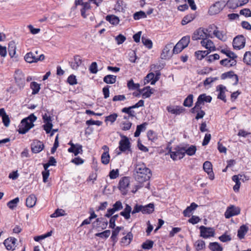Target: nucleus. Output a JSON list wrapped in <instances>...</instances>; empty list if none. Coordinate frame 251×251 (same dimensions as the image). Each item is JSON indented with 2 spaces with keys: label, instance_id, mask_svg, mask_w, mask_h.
Wrapping results in <instances>:
<instances>
[{
  "label": "nucleus",
  "instance_id": "4468645a",
  "mask_svg": "<svg viewBox=\"0 0 251 251\" xmlns=\"http://www.w3.org/2000/svg\"><path fill=\"white\" fill-rule=\"evenodd\" d=\"M240 213V209L238 207L231 205L228 207L225 212V216L226 218L229 219L230 217L237 215Z\"/></svg>",
  "mask_w": 251,
  "mask_h": 251
},
{
  "label": "nucleus",
  "instance_id": "7c9ffc66",
  "mask_svg": "<svg viewBox=\"0 0 251 251\" xmlns=\"http://www.w3.org/2000/svg\"><path fill=\"white\" fill-rule=\"evenodd\" d=\"M139 91L142 94L143 98H149L153 93V89H151L150 86L144 87L143 89L139 90Z\"/></svg>",
  "mask_w": 251,
  "mask_h": 251
},
{
  "label": "nucleus",
  "instance_id": "c03bdc74",
  "mask_svg": "<svg viewBox=\"0 0 251 251\" xmlns=\"http://www.w3.org/2000/svg\"><path fill=\"white\" fill-rule=\"evenodd\" d=\"M232 180L235 182V185L233 186V190L235 192H238L241 183L238 176L234 175L232 177Z\"/></svg>",
  "mask_w": 251,
  "mask_h": 251
},
{
  "label": "nucleus",
  "instance_id": "aec40b11",
  "mask_svg": "<svg viewBox=\"0 0 251 251\" xmlns=\"http://www.w3.org/2000/svg\"><path fill=\"white\" fill-rule=\"evenodd\" d=\"M69 144L71 145V147L68 150L69 152L73 153L75 156H76L79 153H82V149L81 145L79 144L74 145L71 142H70Z\"/></svg>",
  "mask_w": 251,
  "mask_h": 251
},
{
  "label": "nucleus",
  "instance_id": "a18cd8bd",
  "mask_svg": "<svg viewBox=\"0 0 251 251\" xmlns=\"http://www.w3.org/2000/svg\"><path fill=\"white\" fill-rule=\"evenodd\" d=\"M193 102V95L192 94H190L184 100L183 104L185 107H190L192 106Z\"/></svg>",
  "mask_w": 251,
  "mask_h": 251
},
{
  "label": "nucleus",
  "instance_id": "0e129e2a",
  "mask_svg": "<svg viewBox=\"0 0 251 251\" xmlns=\"http://www.w3.org/2000/svg\"><path fill=\"white\" fill-rule=\"evenodd\" d=\"M51 233L52 231H50L40 236L35 237L34 239L35 241L38 242L41 240L44 239L47 237H50V236L51 235Z\"/></svg>",
  "mask_w": 251,
  "mask_h": 251
},
{
  "label": "nucleus",
  "instance_id": "052dcab7",
  "mask_svg": "<svg viewBox=\"0 0 251 251\" xmlns=\"http://www.w3.org/2000/svg\"><path fill=\"white\" fill-rule=\"evenodd\" d=\"M184 49V48L178 42L176 46L173 47V53L177 54L180 52Z\"/></svg>",
  "mask_w": 251,
  "mask_h": 251
},
{
  "label": "nucleus",
  "instance_id": "f704fd0d",
  "mask_svg": "<svg viewBox=\"0 0 251 251\" xmlns=\"http://www.w3.org/2000/svg\"><path fill=\"white\" fill-rule=\"evenodd\" d=\"M82 8L80 9L81 16L86 18L87 15L86 14V11L91 8L90 4L89 2H85L82 5Z\"/></svg>",
  "mask_w": 251,
  "mask_h": 251
},
{
  "label": "nucleus",
  "instance_id": "412c9836",
  "mask_svg": "<svg viewBox=\"0 0 251 251\" xmlns=\"http://www.w3.org/2000/svg\"><path fill=\"white\" fill-rule=\"evenodd\" d=\"M17 241V239L12 237L7 238L4 241V245L6 248L8 250H14L15 248V244Z\"/></svg>",
  "mask_w": 251,
  "mask_h": 251
},
{
  "label": "nucleus",
  "instance_id": "ea45409f",
  "mask_svg": "<svg viewBox=\"0 0 251 251\" xmlns=\"http://www.w3.org/2000/svg\"><path fill=\"white\" fill-rule=\"evenodd\" d=\"M30 87L32 90V94L35 95L38 93L40 90V85L36 82H32L30 84Z\"/></svg>",
  "mask_w": 251,
  "mask_h": 251
},
{
  "label": "nucleus",
  "instance_id": "603ef678",
  "mask_svg": "<svg viewBox=\"0 0 251 251\" xmlns=\"http://www.w3.org/2000/svg\"><path fill=\"white\" fill-rule=\"evenodd\" d=\"M19 201V198L17 197L14 199L10 201L7 204V206L11 209H14Z\"/></svg>",
  "mask_w": 251,
  "mask_h": 251
},
{
  "label": "nucleus",
  "instance_id": "1a4fd4ad",
  "mask_svg": "<svg viewBox=\"0 0 251 251\" xmlns=\"http://www.w3.org/2000/svg\"><path fill=\"white\" fill-rule=\"evenodd\" d=\"M121 140L119 141V149L122 152L130 151V143L129 139L125 135H121Z\"/></svg>",
  "mask_w": 251,
  "mask_h": 251
},
{
  "label": "nucleus",
  "instance_id": "e2e57ef3",
  "mask_svg": "<svg viewBox=\"0 0 251 251\" xmlns=\"http://www.w3.org/2000/svg\"><path fill=\"white\" fill-rule=\"evenodd\" d=\"M142 42L144 45H145L149 49H151L152 47V43L151 41L149 39H147L144 37H142Z\"/></svg>",
  "mask_w": 251,
  "mask_h": 251
},
{
  "label": "nucleus",
  "instance_id": "6ab92c4d",
  "mask_svg": "<svg viewBox=\"0 0 251 251\" xmlns=\"http://www.w3.org/2000/svg\"><path fill=\"white\" fill-rule=\"evenodd\" d=\"M173 47V43H169L166 45L162 50V52L161 54V57L162 59H166L171 57L173 53L170 51L171 50Z\"/></svg>",
  "mask_w": 251,
  "mask_h": 251
},
{
  "label": "nucleus",
  "instance_id": "39448f33",
  "mask_svg": "<svg viewBox=\"0 0 251 251\" xmlns=\"http://www.w3.org/2000/svg\"><path fill=\"white\" fill-rule=\"evenodd\" d=\"M200 236L204 239H207L211 237H214L215 235V230L212 227H206L204 226H201L200 227Z\"/></svg>",
  "mask_w": 251,
  "mask_h": 251
},
{
  "label": "nucleus",
  "instance_id": "37998d69",
  "mask_svg": "<svg viewBox=\"0 0 251 251\" xmlns=\"http://www.w3.org/2000/svg\"><path fill=\"white\" fill-rule=\"evenodd\" d=\"M8 50L9 55L13 57L16 53V46L13 41L9 42L8 44Z\"/></svg>",
  "mask_w": 251,
  "mask_h": 251
},
{
  "label": "nucleus",
  "instance_id": "f8f14e48",
  "mask_svg": "<svg viewBox=\"0 0 251 251\" xmlns=\"http://www.w3.org/2000/svg\"><path fill=\"white\" fill-rule=\"evenodd\" d=\"M15 79L19 88H23L25 84V78L24 74L21 71L18 70L15 72Z\"/></svg>",
  "mask_w": 251,
  "mask_h": 251
},
{
  "label": "nucleus",
  "instance_id": "b1692460",
  "mask_svg": "<svg viewBox=\"0 0 251 251\" xmlns=\"http://www.w3.org/2000/svg\"><path fill=\"white\" fill-rule=\"evenodd\" d=\"M184 155L187 154L188 155L192 156L194 155L197 151L196 147L194 145H191L189 146V145H183Z\"/></svg>",
  "mask_w": 251,
  "mask_h": 251
},
{
  "label": "nucleus",
  "instance_id": "69168bd1",
  "mask_svg": "<svg viewBox=\"0 0 251 251\" xmlns=\"http://www.w3.org/2000/svg\"><path fill=\"white\" fill-rule=\"evenodd\" d=\"M119 217L118 214H116L113 216L111 217L109 220V227L111 228H114L115 226V221L117 220Z\"/></svg>",
  "mask_w": 251,
  "mask_h": 251
},
{
  "label": "nucleus",
  "instance_id": "09e8293b",
  "mask_svg": "<svg viewBox=\"0 0 251 251\" xmlns=\"http://www.w3.org/2000/svg\"><path fill=\"white\" fill-rule=\"evenodd\" d=\"M190 41V37L189 35L183 37L178 42L184 49L186 48L189 45Z\"/></svg>",
  "mask_w": 251,
  "mask_h": 251
},
{
  "label": "nucleus",
  "instance_id": "58836bf2",
  "mask_svg": "<svg viewBox=\"0 0 251 251\" xmlns=\"http://www.w3.org/2000/svg\"><path fill=\"white\" fill-rule=\"evenodd\" d=\"M196 16L194 14H190L184 17L181 21V24L185 25L195 19Z\"/></svg>",
  "mask_w": 251,
  "mask_h": 251
},
{
  "label": "nucleus",
  "instance_id": "dca6fc26",
  "mask_svg": "<svg viewBox=\"0 0 251 251\" xmlns=\"http://www.w3.org/2000/svg\"><path fill=\"white\" fill-rule=\"evenodd\" d=\"M44 148V145L40 141L34 140L31 144V151L34 153H37L41 151Z\"/></svg>",
  "mask_w": 251,
  "mask_h": 251
},
{
  "label": "nucleus",
  "instance_id": "864d4df0",
  "mask_svg": "<svg viewBox=\"0 0 251 251\" xmlns=\"http://www.w3.org/2000/svg\"><path fill=\"white\" fill-rule=\"evenodd\" d=\"M147 14L143 11L136 12L133 14V18L135 20H138L142 18H146Z\"/></svg>",
  "mask_w": 251,
  "mask_h": 251
},
{
  "label": "nucleus",
  "instance_id": "5fc2aeb1",
  "mask_svg": "<svg viewBox=\"0 0 251 251\" xmlns=\"http://www.w3.org/2000/svg\"><path fill=\"white\" fill-rule=\"evenodd\" d=\"M196 250L197 251H200L205 248V242L202 240H198L195 243Z\"/></svg>",
  "mask_w": 251,
  "mask_h": 251
},
{
  "label": "nucleus",
  "instance_id": "f3484780",
  "mask_svg": "<svg viewBox=\"0 0 251 251\" xmlns=\"http://www.w3.org/2000/svg\"><path fill=\"white\" fill-rule=\"evenodd\" d=\"M209 37H205L203 39L201 42V44L205 49H207L209 51H214L216 50V47L214 43L210 39Z\"/></svg>",
  "mask_w": 251,
  "mask_h": 251
},
{
  "label": "nucleus",
  "instance_id": "3c124183",
  "mask_svg": "<svg viewBox=\"0 0 251 251\" xmlns=\"http://www.w3.org/2000/svg\"><path fill=\"white\" fill-rule=\"evenodd\" d=\"M110 160V155L108 152H103L101 156V163L104 165L109 163Z\"/></svg>",
  "mask_w": 251,
  "mask_h": 251
},
{
  "label": "nucleus",
  "instance_id": "bf43d9fd",
  "mask_svg": "<svg viewBox=\"0 0 251 251\" xmlns=\"http://www.w3.org/2000/svg\"><path fill=\"white\" fill-rule=\"evenodd\" d=\"M243 61L248 65H251V52L247 51L245 52L244 55Z\"/></svg>",
  "mask_w": 251,
  "mask_h": 251
},
{
  "label": "nucleus",
  "instance_id": "5701e85b",
  "mask_svg": "<svg viewBox=\"0 0 251 251\" xmlns=\"http://www.w3.org/2000/svg\"><path fill=\"white\" fill-rule=\"evenodd\" d=\"M217 91L219 92L217 98L226 102V99L225 92L227 91L226 87L223 85H219L217 87Z\"/></svg>",
  "mask_w": 251,
  "mask_h": 251
},
{
  "label": "nucleus",
  "instance_id": "a19ab883",
  "mask_svg": "<svg viewBox=\"0 0 251 251\" xmlns=\"http://www.w3.org/2000/svg\"><path fill=\"white\" fill-rule=\"evenodd\" d=\"M209 53L210 51L208 50H198L195 52V54L196 58L201 60Z\"/></svg>",
  "mask_w": 251,
  "mask_h": 251
},
{
  "label": "nucleus",
  "instance_id": "774afa93",
  "mask_svg": "<svg viewBox=\"0 0 251 251\" xmlns=\"http://www.w3.org/2000/svg\"><path fill=\"white\" fill-rule=\"evenodd\" d=\"M126 37L121 34L117 36L115 38V40L116 41L118 45L123 44L126 41Z\"/></svg>",
  "mask_w": 251,
  "mask_h": 251
},
{
  "label": "nucleus",
  "instance_id": "bb28decb",
  "mask_svg": "<svg viewBox=\"0 0 251 251\" xmlns=\"http://www.w3.org/2000/svg\"><path fill=\"white\" fill-rule=\"evenodd\" d=\"M105 20L113 25H117L119 24V17L114 15H108L105 17Z\"/></svg>",
  "mask_w": 251,
  "mask_h": 251
},
{
  "label": "nucleus",
  "instance_id": "680f3d73",
  "mask_svg": "<svg viewBox=\"0 0 251 251\" xmlns=\"http://www.w3.org/2000/svg\"><path fill=\"white\" fill-rule=\"evenodd\" d=\"M221 52L225 54L228 57L232 59L233 60L237 58V55L232 51L228 50H222Z\"/></svg>",
  "mask_w": 251,
  "mask_h": 251
},
{
  "label": "nucleus",
  "instance_id": "9b49d317",
  "mask_svg": "<svg viewBox=\"0 0 251 251\" xmlns=\"http://www.w3.org/2000/svg\"><path fill=\"white\" fill-rule=\"evenodd\" d=\"M129 178L128 177H123L120 180L118 188L119 190L122 192L123 195H126L127 194V188L129 185Z\"/></svg>",
  "mask_w": 251,
  "mask_h": 251
},
{
  "label": "nucleus",
  "instance_id": "0eeeda50",
  "mask_svg": "<svg viewBox=\"0 0 251 251\" xmlns=\"http://www.w3.org/2000/svg\"><path fill=\"white\" fill-rule=\"evenodd\" d=\"M45 58L43 54H40L39 55H36L35 54L32 52L27 53L25 56V59L26 62L32 63L33 62H37L38 61H42Z\"/></svg>",
  "mask_w": 251,
  "mask_h": 251
},
{
  "label": "nucleus",
  "instance_id": "49530a36",
  "mask_svg": "<svg viewBox=\"0 0 251 251\" xmlns=\"http://www.w3.org/2000/svg\"><path fill=\"white\" fill-rule=\"evenodd\" d=\"M123 228V227L122 226H117L114 230L112 231V236H111V239L114 242H116L117 241V235H118L120 231Z\"/></svg>",
  "mask_w": 251,
  "mask_h": 251
},
{
  "label": "nucleus",
  "instance_id": "f03ea898",
  "mask_svg": "<svg viewBox=\"0 0 251 251\" xmlns=\"http://www.w3.org/2000/svg\"><path fill=\"white\" fill-rule=\"evenodd\" d=\"M36 120L37 117L33 114L23 119L18 126V132L21 134H25L34 126L33 123Z\"/></svg>",
  "mask_w": 251,
  "mask_h": 251
},
{
  "label": "nucleus",
  "instance_id": "6e6552de",
  "mask_svg": "<svg viewBox=\"0 0 251 251\" xmlns=\"http://www.w3.org/2000/svg\"><path fill=\"white\" fill-rule=\"evenodd\" d=\"M43 121L44 124L42 126L43 129L45 130L46 133H50L53 126L51 117L46 113L43 115Z\"/></svg>",
  "mask_w": 251,
  "mask_h": 251
},
{
  "label": "nucleus",
  "instance_id": "ddd939ff",
  "mask_svg": "<svg viewBox=\"0 0 251 251\" xmlns=\"http://www.w3.org/2000/svg\"><path fill=\"white\" fill-rule=\"evenodd\" d=\"M211 100L212 97L210 96H206L205 94L200 95L197 99V102L195 103L193 110L200 108L199 105L203 104L204 102H210Z\"/></svg>",
  "mask_w": 251,
  "mask_h": 251
},
{
  "label": "nucleus",
  "instance_id": "423d86ee",
  "mask_svg": "<svg viewBox=\"0 0 251 251\" xmlns=\"http://www.w3.org/2000/svg\"><path fill=\"white\" fill-rule=\"evenodd\" d=\"M225 6L226 3L225 1H217L210 7L208 13L211 15L217 14L219 13Z\"/></svg>",
  "mask_w": 251,
  "mask_h": 251
},
{
  "label": "nucleus",
  "instance_id": "4d7b16f0",
  "mask_svg": "<svg viewBox=\"0 0 251 251\" xmlns=\"http://www.w3.org/2000/svg\"><path fill=\"white\" fill-rule=\"evenodd\" d=\"M110 230L107 229L103 232L96 233L95 236L102 238H107L110 236Z\"/></svg>",
  "mask_w": 251,
  "mask_h": 251
},
{
  "label": "nucleus",
  "instance_id": "2f4dec72",
  "mask_svg": "<svg viewBox=\"0 0 251 251\" xmlns=\"http://www.w3.org/2000/svg\"><path fill=\"white\" fill-rule=\"evenodd\" d=\"M36 197L34 195H30L26 200V205L28 207H33L36 204Z\"/></svg>",
  "mask_w": 251,
  "mask_h": 251
},
{
  "label": "nucleus",
  "instance_id": "13d9d810",
  "mask_svg": "<svg viewBox=\"0 0 251 251\" xmlns=\"http://www.w3.org/2000/svg\"><path fill=\"white\" fill-rule=\"evenodd\" d=\"M153 243L152 241L148 240L142 244V247L145 250H150L152 248Z\"/></svg>",
  "mask_w": 251,
  "mask_h": 251
},
{
  "label": "nucleus",
  "instance_id": "20e7f679",
  "mask_svg": "<svg viewBox=\"0 0 251 251\" xmlns=\"http://www.w3.org/2000/svg\"><path fill=\"white\" fill-rule=\"evenodd\" d=\"M205 37H210L212 38L213 36L210 34L207 33L205 31L204 28L200 27L194 32L192 36V39L194 41L200 39L203 40Z\"/></svg>",
  "mask_w": 251,
  "mask_h": 251
},
{
  "label": "nucleus",
  "instance_id": "8fccbe9b",
  "mask_svg": "<svg viewBox=\"0 0 251 251\" xmlns=\"http://www.w3.org/2000/svg\"><path fill=\"white\" fill-rule=\"evenodd\" d=\"M127 87L130 90H139L140 84L139 83H134L132 79H130L127 82Z\"/></svg>",
  "mask_w": 251,
  "mask_h": 251
},
{
  "label": "nucleus",
  "instance_id": "9d476101",
  "mask_svg": "<svg viewBox=\"0 0 251 251\" xmlns=\"http://www.w3.org/2000/svg\"><path fill=\"white\" fill-rule=\"evenodd\" d=\"M246 40L242 35H239L235 37L233 40V47L236 50H240L245 47Z\"/></svg>",
  "mask_w": 251,
  "mask_h": 251
},
{
  "label": "nucleus",
  "instance_id": "72a5a7b5",
  "mask_svg": "<svg viewBox=\"0 0 251 251\" xmlns=\"http://www.w3.org/2000/svg\"><path fill=\"white\" fill-rule=\"evenodd\" d=\"M214 35L219 40L225 41L226 40V36L223 31H219L217 29H214L213 31Z\"/></svg>",
  "mask_w": 251,
  "mask_h": 251
},
{
  "label": "nucleus",
  "instance_id": "a211bd4d",
  "mask_svg": "<svg viewBox=\"0 0 251 251\" xmlns=\"http://www.w3.org/2000/svg\"><path fill=\"white\" fill-rule=\"evenodd\" d=\"M203 169L209 176V179L213 180L214 179V174L212 170L211 163L208 161H205L203 164Z\"/></svg>",
  "mask_w": 251,
  "mask_h": 251
},
{
  "label": "nucleus",
  "instance_id": "de8ad7c7",
  "mask_svg": "<svg viewBox=\"0 0 251 251\" xmlns=\"http://www.w3.org/2000/svg\"><path fill=\"white\" fill-rule=\"evenodd\" d=\"M132 123L128 121L122 122L120 124L121 128L124 131H126L130 129Z\"/></svg>",
  "mask_w": 251,
  "mask_h": 251
},
{
  "label": "nucleus",
  "instance_id": "cd10ccee",
  "mask_svg": "<svg viewBox=\"0 0 251 251\" xmlns=\"http://www.w3.org/2000/svg\"><path fill=\"white\" fill-rule=\"evenodd\" d=\"M199 107L200 108L195 109L194 110H193L194 107L191 109V112L192 113H197V115L195 117V119L197 120H198L200 119H202L205 114V112L203 110H201L202 107L201 105H199Z\"/></svg>",
  "mask_w": 251,
  "mask_h": 251
},
{
  "label": "nucleus",
  "instance_id": "c756f323",
  "mask_svg": "<svg viewBox=\"0 0 251 251\" xmlns=\"http://www.w3.org/2000/svg\"><path fill=\"white\" fill-rule=\"evenodd\" d=\"M154 209V205L152 203L145 206L142 205V213L143 214H151L153 212Z\"/></svg>",
  "mask_w": 251,
  "mask_h": 251
},
{
  "label": "nucleus",
  "instance_id": "393cba45",
  "mask_svg": "<svg viewBox=\"0 0 251 251\" xmlns=\"http://www.w3.org/2000/svg\"><path fill=\"white\" fill-rule=\"evenodd\" d=\"M131 207L127 204H126L125 208L123 211L120 213V215L123 216L126 220H128L130 218L131 213Z\"/></svg>",
  "mask_w": 251,
  "mask_h": 251
},
{
  "label": "nucleus",
  "instance_id": "2eb2a0df",
  "mask_svg": "<svg viewBox=\"0 0 251 251\" xmlns=\"http://www.w3.org/2000/svg\"><path fill=\"white\" fill-rule=\"evenodd\" d=\"M249 1V0H228L227 5L229 8L235 9L246 4Z\"/></svg>",
  "mask_w": 251,
  "mask_h": 251
},
{
  "label": "nucleus",
  "instance_id": "473e14b6",
  "mask_svg": "<svg viewBox=\"0 0 251 251\" xmlns=\"http://www.w3.org/2000/svg\"><path fill=\"white\" fill-rule=\"evenodd\" d=\"M148 125V123L144 122L143 124L138 125L136 127V129L134 132V136L135 137H139L142 131H144L146 129V126Z\"/></svg>",
  "mask_w": 251,
  "mask_h": 251
},
{
  "label": "nucleus",
  "instance_id": "a878e982",
  "mask_svg": "<svg viewBox=\"0 0 251 251\" xmlns=\"http://www.w3.org/2000/svg\"><path fill=\"white\" fill-rule=\"evenodd\" d=\"M198 205L195 202H192L191 203L190 205L188 206L183 212V214L184 217H189L190 216V214L192 211L195 210Z\"/></svg>",
  "mask_w": 251,
  "mask_h": 251
},
{
  "label": "nucleus",
  "instance_id": "4be33fe9",
  "mask_svg": "<svg viewBox=\"0 0 251 251\" xmlns=\"http://www.w3.org/2000/svg\"><path fill=\"white\" fill-rule=\"evenodd\" d=\"M167 109L169 112L176 115H179L185 110L184 108L180 106H167Z\"/></svg>",
  "mask_w": 251,
  "mask_h": 251
},
{
  "label": "nucleus",
  "instance_id": "c9c22d12",
  "mask_svg": "<svg viewBox=\"0 0 251 251\" xmlns=\"http://www.w3.org/2000/svg\"><path fill=\"white\" fill-rule=\"evenodd\" d=\"M232 77H235V84H237L238 81V77L237 75L234 74L233 72L230 71L225 73H224L221 75L222 79H226V78L229 77L231 78Z\"/></svg>",
  "mask_w": 251,
  "mask_h": 251
},
{
  "label": "nucleus",
  "instance_id": "6e6d98bb",
  "mask_svg": "<svg viewBox=\"0 0 251 251\" xmlns=\"http://www.w3.org/2000/svg\"><path fill=\"white\" fill-rule=\"evenodd\" d=\"M231 60L228 59H223L220 61V64L222 65L225 66L230 67L236 64V61L235 60H233L232 61L231 63L229 64L231 62Z\"/></svg>",
  "mask_w": 251,
  "mask_h": 251
},
{
  "label": "nucleus",
  "instance_id": "7ed1b4c3",
  "mask_svg": "<svg viewBox=\"0 0 251 251\" xmlns=\"http://www.w3.org/2000/svg\"><path fill=\"white\" fill-rule=\"evenodd\" d=\"M174 150V151H173L170 148L168 151V153L170 154V157L173 160L181 159L184 157L183 145L177 146Z\"/></svg>",
  "mask_w": 251,
  "mask_h": 251
},
{
  "label": "nucleus",
  "instance_id": "338daca9",
  "mask_svg": "<svg viewBox=\"0 0 251 251\" xmlns=\"http://www.w3.org/2000/svg\"><path fill=\"white\" fill-rule=\"evenodd\" d=\"M67 82L71 85H74L75 84H77V80L76 78V76L74 75H70L67 80Z\"/></svg>",
  "mask_w": 251,
  "mask_h": 251
},
{
  "label": "nucleus",
  "instance_id": "e433bc0d",
  "mask_svg": "<svg viewBox=\"0 0 251 251\" xmlns=\"http://www.w3.org/2000/svg\"><path fill=\"white\" fill-rule=\"evenodd\" d=\"M116 76L108 75L105 76L103 79V81L107 84H114L116 81Z\"/></svg>",
  "mask_w": 251,
  "mask_h": 251
},
{
  "label": "nucleus",
  "instance_id": "f257e3e1",
  "mask_svg": "<svg viewBox=\"0 0 251 251\" xmlns=\"http://www.w3.org/2000/svg\"><path fill=\"white\" fill-rule=\"evenodd\" d=\"M151 176V171L147 167L145 164H138L136 165L134 171V176L135 179L139 183H142L148 181Z\"/></svg>",
  "mask_w": 251,
  "mask_h": 251
},
{
  "label": "nucleus",
  "instance_id": "79ce46f5",
  "mask_svg": "<svg viewBox=\"0 0 251 251\" xmlns=\"http://www.w3.org/2000/svg\"><path fill=\"white\" fill-rule=\"evenodd\" d=\"M133 238V235L131 232H128L127 235L122 238L121 242L124 245H129Z\"/></svg>",
  "mask_w": 251,
  "mask_h": 251
},
{
  "label": "nucleus",
  "instance_id": "4c0bfd02",
  "mask_svg": "<svg viewBox=\"0 0 251 251\" xmlns=\"http://www.w3.org/2000/svg\"><path fill=\"white\" fill-rule=\"evenodd\" d=\"M209 248L212 251H222L223 247L218 242L210 243Z\"/></svg>",
  "mask_w": 251,
  "mask_h": 251
},
{
  "label": "nucleus",
  "instance_id": "c85d7f7f",
  "mask_svg": "<svg viewBox=\"0 0 251 251\" xmlns=\"http://www.w3.org/2000/svg\"><path fill=\"white\" fill-rule=\"evenodd\" d=\"M249 227L246 225L241 226L238 230L237 236L240 239L244 238L245 234L247 233Z\"/></svg>",
  "mask_w": 251,
  "mask_h": 251
}]
</instances>
